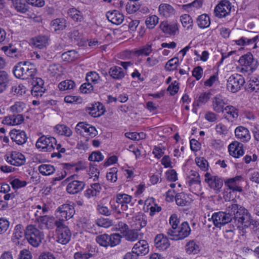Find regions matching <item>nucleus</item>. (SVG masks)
I'll use <instances>...</instances> for the list:
<instances>
[{
  "label": "nucleus",
  "instance_id": "obj_1",
  "mask_svg": "<svg viewBox=\"0 0 259 259\" xmlns=\"http://www.w3.org/2000/svg\"><path fill=\"white\" fill-rule=\"evenodd\" d=\"M240 205L229 202L226 204V211H219L213 213L211 216L212 220L214 225L216 227H219L221 225H224L231 221H234L236 226L237 227V221L236 219V216L238 211L240 210Z\"/></svg>",
  "mask_w": 259,
  "mask_h": 259
},
{
  "label": "nucleus",
  "instance_id": "obj_2",
  "mask_svg": "<svg viewBox=\"0 0 259 259\" xmlns=\"http://www.w3.org/2000/svg\"><path fill=\"white\" fill-rule=\"evenodd\" d=\"M236 216L237 222V228L243 231L244 229L249 227L253 231L259 230V223L258 221L252 219L248 210L243 206H240V210L238 211Z\"/></svg>",
  "mask_w": 259,
  "mask_h": 259
},
{
  "label": "nucleus",
  "instance_id": "obj_3",
  "mask_svg": "<svg viewBox=\"0 0 259 259\" xmlns=\"http://www.w3.org/2000/svg\"><path fill=\"white\" fill-rule=\"evenodd\" d=\"M36 71L34 64L28 62H19L13 69L15 77L22 79H28L34 77Z\"/></svg>",
  "mask_w": 259,
  "mask_h": 259
},
{
  "label": "nucleus",
  "instance_id": "obj_4",
  "mask_svg": "<svg viewBox=\"0 0 259 259\" xmlns=\"http://www.w3.org/2000/svg\"><path fill=\"white\" fill-rule=\"evenodd\" d=\"M25 238L34 247H37L44 238V234L34 225H28L25 230Z\"/></svg>",
  "mask_w": 259,
  "mask_h": 259
},
{
  "label": "nucleus",
  "instance_id": "obj_5",
  "mask_svg": "<svg viewBox=\"0 0 259 259\" xmlns=\"http://www.w3.org/2000/svg\"><path fill=\"white\" fill-rule=\"evenodd\" d=\"M191 233V229L187 222H183L176 230L172 232L167 230V235L172 240H183L187 237Z\"/></svg>",
  "mask_w": 259,
  "mask_h": 259
},
{
  "label": "nucleus",
  "instance_id": "obj_6",
  "mask_svg": "<svg viewBox=\"0 0 259 259\" xmlns=\"http://www.w3.org/2000/svg\"><path fill=\"white\" fill-rule=\"evenodd\" d=\"M245 83L244 77L240 74H234L230 76L228 80L227 88L232 93L239 91Z\"/></svg>",
  "mask_w": 259,
  "mask_h": 259
},
{
  "label": "nucleus",
  "instance_id": "obj_7",
  "mask_svg": "<svg viewBox=\"0 0 259 259\" xmlns=\"http://www.w3.org/2000/svg\"><path fill=\"white\" fill-rule=\"evenodd\" d=\"M56 144V139L53 137L42 136L37 140L36 147L43 152H51L54 150V144Z\"/></svg>",
  "mask_w": 259,
  "mask_h": 259
},
{
  "label": "nucleus",
  "instance_id": "obj_8",
  "mask_svg": "<svg viewBox=\"0 0 259 259\" xmlns=\"http://www.w3.org/2000/svg\"><path fill=\"white\" fill-rule=\"evenodd\" d=\"M232 9L231 3L227 0H222L215 7L214 14L219 18H225L230 15Z\"/></svg>",
  "mask_w": 259,
  "mask_h": 259
},
{
  "label": "nucleus",
  "instance_id": "obj_9",
  "mask_svg": "<svg viewBox=\"0 0 259 259\" xmlns=\"http://www.w3.org/2000/svg\"><path fill=\"white\" fill-rule=\"evenodd\" d=\"M57 212L58 218L62 220H68L73 217L75 209L72 205L64 204L57 209Z\"/></svg>",
  "mask_w": 259,
  "mask_h": 259
},
{
  "label": "nucleus",
  "instance_id": "obj_10",
  "mask_svg": "<svg viewBox=\"0 0 259 259\" xmlns=\"http://www.w3.org/2000/svg\"><path fill=\"white\" fill-rule=\"evenodd\" d=\"M205 182L209 187L217 192H220L223 185V181L222 178L217 176H212L210 173L205 174Z\"/></svg>",
  "mask_w": 259,
  "mask_h": 259
},
{
  "label": "nucleus",
  "instance_id": "obj_11",
  "mask_svg": "<svg viewBox=\"0 0 259 259\" xmlns=\"http://www.w3.org/2000/svg\"><path fill=\"white\" fill-rule=\"evenodd\" d=\"M6 160L11 165L18 166L24 164L25 162V157L23 154L17 152L13 151L10 156L6 155Z\"/></svg>",
  "mask_w": 259,
  "mask_h": 259
},
{
  "label": "nucleus",
  "instance_id": "obj_12",
  "mask_svg": "<svg viewBox=\"0 0 259 259\" xmlns=\"http://www.w3.org/2000/svg\"><path fill=\"white\" fill-rule=\"evenodd\" d=\"M83 181L74 180L69 182L66 187L67 192L71 194H77L81 191L85 187Z\"/></svg>",
  "mask_w": 259,
  "mask_h": 259
},
{
  "label": "nucleus",
  "instance_id": "obj_13",
  "mask_svg": "<svg viewBox=\"0 0 259 259\" xmlns=\"http://www.w3.org/2000/svg\"><path fill=\"white\" fill-rule=\"evenodd\" d=\"M10 134L11 139L18 145H23L27 141V137L23 131L13 129Z\"/></svg>",
  "mask_w": 259,
  "mask_h": 259
},
{
  "label": "nucleus",
  "instance_id": "obj_14",
  "mask_svg": "<svg viewBox=\"0 0 259 259\" xmlns=\"http://www.w3.org/2000/svg\"><path fill=\"white\" fill-rule=\"evenodd\" d=\"M243 144L238 141H234L231 143L228 149L230 154L236 158H238L244 154Z\"/></svg>",
  "mask_w": 259,
  "mask_h": 259
},
{
  "label": "nucleus",
  "instance_id": "obj_15",
  "mask_svg": "<svg viewBox=\"0 0 259 259\" xmlns=\"http://www.w3.org/2000/svg\"><path fill=\"white\" fill-rule=\"evenodd\" d=\"M155 245L160 250H165L170 246V243L167 237L163 234L156 236L154 239Z\"/></svg>",
  "mask_w": 259,
  "mask_h": 259
},
{
  "label": "nucleus",
  "instance_id": "obj_16",
  "mask_svg": "<svg viewBox=\"0 0 259 259\" xmlns=\"http://www.w3.org/2000/svg\"><path fill=\"white\" fill-rule=\"evenodd\" d=\"M56 232L57 241L59 243L66 244L70 240L71 233L68 227L60 229Z\"/></svg>",
  "mask_w": 259,
  "mask_h": 259
},
{
  "label": "nucleus",
  "instance_id": "obj_17",
  "mask_svg": "<svg viewBox=\"0 0 259 259\" xmlns=\"http://www.w3.org/2000/svg\"><path fill=\"white\" fill-rule=\"evenodd\" d=\"M75 130L77 132L80 131L79 132L80 134L81 132V130H83L87 133V135L90 136L91 138L95 137L97 135V131L94 126L83 122L77 123L75 127Z\"/></svg>",
  "mask_w": 259,
  "mask_h": 259
},
{
  "label": "nucleus",
  "instance_id": "obj_18",
  "mask_svg": "<svg viewBox=\"0 0 259 259\" xmlns=\"http://www.w3.org/2000/svg\"><path fill=\"white\" fill-rule=\"evenodd\" d=\"M192 176H193L194 178H190L189 181V184L191 187L190 189L192 192L194 193H199L201 190V180L199 175L196 172H194Z\"/></svg>",
  "mask_w": 259,
  "mask_h": 259
},
{
  "label": "nucleus",
  "instance_id": "obj_19",
  "mask_svg": "<svg viewBox=\"0 0 259 259\" xmlns=\"http://www.w3.org/2000/svg\"><path fill=\"white\" fill-rule=\"evenodd\" d=\"M224 117L229 121L233 122L238 117V110L232 105H228L225 107Z\"/></svg>",
  "mask_w": 259,
  "mask_h": 259
},
{
  "label": "nucleus",
  "instance_id": "obj_20",
  "mask_svg": "<svg viewBox=\"0 0 259 259\" xmlns=\"http://www.w3.org/2000/svg\"><path fill=\"white\" fill-rule=\"evenodd\" d=\"M236 137L242 142H247L250 139L249 130L244 126H238L235 130Z\"/></svg>",
  "mask_w": 259,
  "mask_h": 259
},
{
  "label": "nucleus",
  "instance_id": "obj_21",
  "mask_svg": "<svg viewBox=\"0 0 259 259\" xmlns=\"http://www.w3.org/2000/svg\"><path fill=\"white\" fill-rule=\"evenodd\" d=\"M159 27L164 33L169 35H175L179 30L177 23H168L166 21L162 22Z\"/></svg>",
  "mask_w": 259,
  "mask_h": 259
},
{
  "label": "nucleus",
  "instance_id": "obj_22",
  "mask_svg": "<svg viewBox=\"0 0 259 259\" xmlns=\"http://www.w3.org/2000/svg\"><path fill=\"white\" fill-rule=\"evenodd\" d=\"M106 17L110 22L115 25L120 24L124 20L123 15L116 10L108 12Z\"/></svg>",
  "mask_w": 259,
  "mask_h": 259
},
{
  "label": "nucleus",
  "instance_id": "obj_23",
  "mask_svg": "<svg viewBox=\"0 0 259 259\" xmlns=\"http://www.w3.org/2000/svg\"><path fill=\"white\" fill-rule=\"evenodd\" d=\"M134 250L138 255H145L149 252V246L147 242L145 240H141L136 243L134 247Z\"/></svg>",
  "mask_w": 259,
  "mask_h": 259
},
{
  "label": "nucleus",
  "instance_id": "obj_24",
  "mask_svg": "<svg viewBox=\"0 0 259 259\" xmlns=\"http://www.w3.org/2000/svg\"><path fill=\"white\" fill-rule=\"evenodd\" d=\"M24 236L25 237V230H24L23 226L20 224L16 225L13 231L12 237V241L19 244L20 240Z\"/></svg>",
  "mask_w": 259,
  "mask_h": 259
},
{
  "label": "nucleus",
  "instance_id": "obj_25",
  "mask_svg": "<svg viewBox=\"0 0 259 259\" xmlns=\"http://www.w3.org/2000/svg\"><path fill=\"white\" fill-rule=\"evenodd\" d=\"M86 111L92 116L97 117L103 115L105 110L103 105L99 103L98 105H92V107L87 108Z\"/></svg>",
  "mask_w": 259,
  "mask_h": 259
},
{
  "label": "nucleus",
  "instance_id": "obj_26",
  "mask_svg": "<svg viewBox=\"0 0 259 259\" xmlns=\"http://www.w3.org/2000/svg\"><path fill=\"white\" fill-rule=\"evenodd\" d=\"M212 105L213 110L217 113L224 112L226 103L221 96H217L212 99Z\"/></svg>",
  "mask_w": 259,
  "mask_h": 259
},
{
  "label": "nucleus",
  "instance_id": "obj_27",
  "mask_svg": "<svg viewBox=\"0 0 259 259\" xmlns=\"http://www.w3.org/2000/svg\"><path fill=\"white\" fill-rule=\"evenodd\" d=\"M175 201L178 205L185 206L190 205L191 199L189 197V195L182 192L176 194Z\"/></svg>",
  "mask_w": 259,
  "mask_h": 259
},
{
  "label": "nucleus",
  "instance_id": "obj_28",
  "mask_svg": "<svg viewBox=\"0 0 259 259\" xmlns=\"http://www.w3.org/2000/svg\"><path fill=\"white\" fill-rule=\"evenodd\" d=\"M49 37L46 35H38L31 39V44L38 49H42L48 44Z\"/></svg>",
  "mask_w": 259,
  "mask_h": 259
},
{
  "label": "nucleus",
  "instance_id": "obj_29",
  "mask_svg": "<svg viewBox=\"0 0 259 259\" xmlns=\"http://www.w3.org/2000/svg\"><path fill=\"white\" fill-rule=\"evenodd\" d=\"M160 14L165 17H169L175 13V10L169 4H161L158 8Z\"/></svg>",
  "mask_w": 259,
  "mask_h": 259
},
{
  "label": "nucleus",
  "instance_id": "obj_30",
  "mask_svg": "<svg viewBox=\"0 0 259 259\" xmlns=\"http://www.w3.org/2000/svg\"><path fill=\"white\" fill-rule=\"evenodd\" d=\"M133 221L135 222V229L137 230H140L147 225L146 217L143 213H139L133 218Z\"/></svg>",
  "mask_w": 259,
  "mask_h": 259
},
{
  "label": "nucleus",
  "instance_id": "obj_31",
  "mask_svg": "<svg viewBox=\"0 0 259 259\" xmlns=\"http://www.w3.org/2000/svg\"><path fill=\"white\" fill-rule=\"evenodd\" d=\"M10 82V77L5 71H0V93H3L7 89Z\"/></svg>",
  "mask_w": 259,
  "mask_h": 259
},
{
  "label": "nucleus",
  "instance_id": "obj_32",
  "mask_svg": "<svg viewBox=\"0 0 259 259\" xmlns=\"http://www.w3.org/2000/svg\"><path fill=\"white\" fill-rule=\"evenodd\" d=\"M241 178V176H237L235 178L228 179L225 181V185L233 191L241 192L242 191V188L237 185L236 181H239Z\"/></svg>",
  "mask_w": 259,
  "mask_h": 259
},
{
  "label": "nucleus",
  "instance_id": "obj_33",
  "mask_svg": "<svg viewBox=\"0 0 259 259\" xmlns=\"http://www.w3.org/2000/svg\"><path fill=\"white\" fill-rule=\"evenodd\" d=\"M63 68L59 64H52L48 68V73L52 77H60L63 74Z\"/></svg>",
  "mask_w": 259,
  "mask_h": 259
},
{
  "label": "nucleus",
  "instance_id": "obj_34",
  "mask_svg": "<svg viewBox=\"0 0 259 259\" xmlns=\"http://www.w3.org/2000/svg\"><path fill=\"white\" fill-rule=\"evenodd\" d=\"M109 74L111 77L115 79H121L124 76L123 69L118 66H113L110 68Z\"/></svg>",
  "mask_w": 259,
  "mask_h": 259
},
{
  "label": "nucleus",
  "instance_id": "obj_35",
  "mask_svg": "<svg viewBox=\"0 0 259 259\" xmlns=\"http://www.w3.org/2000/svg\"><path fill=\"white\" fill-rule=\"evenodd\" d=\"M38 221L45 225L48 229H52L55 227V219L54 218L49 217L47 215L38 216L37 219Z\"/></svg>",
  "mask_w": 259,
  "mask_h": 259
},
{
  "label": "nucleus",
  "instance_id": "obj_36",
  "mask_svg": "<svg viewBox=\"0 0 259 259\" xmlns=\"http://www.w3.org/2000/svg\"><path fill=\"white\" fill-rule=\"evenodd\" d=\"M39 172L44 176H49L56 170L53 165L49 164H42L38 167Z\"/></svg>",
  "mask_w": 259,
  "mask_h": 259
},
{
  "label": "nucleus",
  "instance_id": "obj_37",
  "mask_svg": "<svg viewBox=\"0 0 259 259\" xmlns=\"http://www.w3.org/2000/svg\"><path fill=\"white\" fill-rule=\"evenodd\" d=\"M54 129L55 131L60 135L70 137L72 134L71 129L64 124H58L55 126Z\"/></svg>",
  "mask_w": 259,
  "mask_h": 259
},
{
  "label": "nucleus",
  "instance_id": "obj_38",
  "mask_svg": "<svg viewBox=\"0 0 259 259\" xmlns=\"http://www.w3.org/2000/svg\"><path fill=\"white\" fill-rule=\"evenodd\" d=\"M198 26L201 28H205L209 26L210 21L209 16L206 14H202L197 19Z\"/></svg>",
  "mask_w": 259,
  "mask_h": 259
},
{
  "label": "nucleus",
  "instance_id": "obj_39",
  "mask_svg": "<svg viewBox=\"0 0 259 259\" xmlns=\"http://www.w3.org/2000/svg\"><path fill=\"white\" fill-rule=\"evenodd\" d=\"M254 61L253 56L251 53H248L241 56L239 60L242 66L245 67L251 66Z\"/></svg>",
  "mask_w": 259,
  "mask_h": 259
},
{
  "label": "nucleus",
  "instance_id": "obj_40",
  "mask_svg": "<svg viewBox=\"0 0 259 259\" xmlns=\"http://www.w3.org/2000/svg\"><path fill=\"white\" fill-rule=\"evenodd\" d=\"M2 50L5 53V54L10 57H18L19 53L18 50L13 47L12 45L9 46H4L2 48Z\"/></svg>",
  "mask_w": 259,
  "mask_h": 259
},
{
  "label": "nucleus",
  "instance_id": "obj_41",
  "mask_svg": "<svg viewBox=\"0 0 259 259\" xmlns=\"http://www.w3.org/2000/svg\"><path fill=\"white\" fill-rule=\"evenodd\" d=\"M159 18L155 15L148 16L145 20V25L149 29H153L158 24Z\"/></svg>",
  "mask_w": 259,
  "mask_h": 259
},
{
  "label": "nucleus",
  "instance_id": "obj_42",
  "mask_svg": "<svg viewBox=\"0 0 259 259\" xmlns=\"http://www.w3.org/2000/svg\"><path fill=\"white\" fill-rule=\"evenodd\" d=\"M211 94L210 93H202L198 97V99L195 101L193 104L194 106H199L202 104H204L209 100L210 98Z\"/></svg>",
  "mask_w": 259,
  "mask_h": 259
},
{
  "label": "nucleus",
  "instance_id": "obj_43",
  "mask_svg": "<svg viewBox=\"0 0 259 259\" xmlns=\"http://www.w3.org/2000/svg\"><path fill=\"white\" fill-rule=\"evenodd\" d=\"M185 249L189 254H196L199 251V246L194 241L191 240L186 244Z\"/></svg>",
  "mask_w": 259,
  "mask_h": 259
},
{
  "label": "nucleus",
  "instance_id": "obj_44",
  "mask_svg": "<svg viewBox=\"0 0 259 259\" xmlns=\"http://www.w3.org/2000/svg\"><path fill=\"white\" fill-rule=\"evenodd\" d=\"M75 86V82L73 80L69 79L62 81L58 84V88L61 91L73 90Z\"/></svg>",
  "mask_w": 259,
  "mask_h": 259
},
{
  "label": "nucleus",
  "instance_id": "obj_45",
  "mask_svg": "<svg viewBox=\"0 0 259 259\" xmlns=\"http://www.w3.org/2000/svg\"><path fill=\"white\" fill-rule=\"evenodd\" d=\"M61 57L64 61L71 62L77 58V54L75 51L70 50L63 53Z\"/></svg>",
  "mask_w": 259,
  "mask_h": 259
},
{
  "label": "nucleus",
  "instance_id": "obj_46",
  "mask_svg": "<svg viewBox=\"0 0 259 259\" xmlns=\"http://www.w3.org/2000/svg\"><path fill=\"white\" fill-rule=\"evenodd\" d=\"M180 20L183 26L186 29H192L193 26V20L189 15L184 14L181 16Z\"/></svg>",
  "mask_w": 259,
  "mask_h": 259
},
{
  "label": "nucleus",
  "instance_id": "obj_47",
  "mask_svg": "<svg viewBox=\"0 0 259 259\" xmlns=\"http://www.w3.org/2000/svg\"><path fill=\"white\" fill-rule=\"evenodd\" d=\"M65 22L64 19H56L51 22V26L55 31L63 30L66 26Z\"/></svg>",
  "mask_w": 259,
  "mask_h": 259
},
{
  "label": "nucleus",
  "instance_id": "obj_48",
  "mask_svg": "<svg viewBox=\"0 0 259 259\" xmlns=\"http://www.w3.org/2000/svg\"><path fill=\"white\" fill-rule=\"evenodd\" d=\"M132 197L126 194H118L116 196V203L118 205L121 204H128L132 201Z\"/></svg>",
  "mask_w": 259,
  "mask_h": 259
},
{
  "label": "nucleus",
  "instance_id": "obj_49",
  "mask_svg": "<svg viewBox=\"0 0 259 259\" xmlns=\"http://www.w3.org/2000/svg\"><path fill=\"white\" fill-rule=\"evenodd\" d=\"M68 14L69 16L76 22H80L82 19V15L81 12L75 8L69 9Z\"/></svg>",
  "mask_w": 259,
  "mask_h": 259
},
{
  "label": "nucleus",
  "instance_id": "obj_50",
  "mask_svg": "<svg viewBox=\"0 0 259 259\" xmlns=\"http://www.w3.org/2000/svg\"><path fill=\"white\" fill-rule=\"evenodd\" d=\"M109 246L114 247L119 244L121 241V236L118 233L108 235Z\"/></svg>",
  "mask_w": 259,
  "mask_h": 259
},
{
  "label": "nucleus",
  "instance_id": "obj_51",
  "mask_svg": "<svg viewBox=\"0 0 259 259\" xmlns=\"http://www.w3.org/2000/svg\"><path fill=\"white\" fill-rule=\"evenodd\" d=\"M100 76L95 71H91L87 74L85 79L87 82L97 84L100 80Z\"/></svg>",
  "mask_w": 259,
  "mask_h": 259
},
{
  "label": "nucleus",
  "instance_id": "obj_52",
  "mask_svg": "<svg viewBox=\"0 0 259 259\" xmlns=\"http://www.w3.org/2000/svg\"><path fill=\"white\" fill-rule=\"evenodd\" d=\"M257 38V35H256L252 38H246L242 37L238 40H234V41L237 45L244 46L254 43Z\"/></svg>",
  "mask_w": 259,
  "mask_h": 259
},
{
  "label": "nucleus",
  "instance_id": "obj_53",
  "mask_svg": "<svg viewBox=\"0 0 259 259\" xmlns=\"http://www.w3.org/2000/svg\"><path fill=\"white\" fill-rule=\"evenodd\" d=\"M25 108V104L22 102H17L10 107L11 111L14 114H19L23 112Z\"/></svg>",
  "mask_w": 259,
  "mask_h": 259
},
{
  "label": "nucleus",
  "instance_id": "obj_54",
  "mask_svg": "<svg viewBox=\"0 0 259 259\" xmlns=\"http://www.w3.org/2000/svg\"><path fill=\"white\" fill-rule=\"evenodd\" d=\"M179 65V59L175 57L167 62L165 68L167 71H173L175 70Z\"/></svg>",
  "mask_w": 259,
  "mask_h": 259
},
{
  "label": "nucleus",
  "instance_id": "obj_55",
  "mask_svg": "<svg viewBox=\"0 0 259 259\" xmlns=\"http://www.w3.org/2000/svg\"><path fill=\"white\" fill-rule=\"evenodd\" d=\"M25 92L26 88L21 84L13 86L11 90V93L14 95L22 96Z\"/></svg>",
  "mask_w": 259,
  "mask_h": 259
},
{
  "label": "nucleus",
  "instance_id": "obj_56",
  "mask_svg": "<svg viewBox=\"0 0 259 259\" xmlns=\"http://www.w3.org/2000/svg\"><path fill=\"white\" fill-rule=\"evenodd\" d=\"M152 52L151 45H146L136 51L138 56L145 55L148 56Z\"/></svg>",
  "mask_w": 259,
  "mask_h": 259
},
{
  "label": "nucleus",
  "instance_id": "obj_57",
  "mask_svg": "<svg viewBox=\"0 0 259 259\" xmlns=\"http://www.w3.org/2000/svg\"><path fill=\"white\" fill-rule=\"evenodd\" d=\"M108 235L104 234L96 237V241L100 245L104 247L109 246Z\"/></svg>",
  "mask_w": 259,
  "mask_h": 259
},
{
  "label": "nucleus",
  "instance_id": "obj_58",
  "mask_svg": "<svg viewBox=\"0 0 259 259\" xmlns=\"http://www.w3.org/2000/svg\"><path fill=\"white\" fill-rule=\"evenodd\" d=\"M137 231L136 229L128 230L124 235L125 239L130 241H135L137 240L138 238Z\"/></svg>",
  "mask_w": 259,
  "mask_h": 259
},
{
  "label": "nucleus",
  "instance_id": "obj_59",
  "mask_svg": "<svg viewBox=\"0 0 259 259\" xmlns=\"http://www.w3.org/2000/svg\"><path fill=\"white\" fill-rule=\"evenodd\" d=\"M169 223L171 227L169 228L167 230H171L172 232H174L179 227L178 225L180 223L179 219L178 218V216L176 214L174 213L171 215L169 220Z\"/></svg>",
  "mask_w": 259,
  "mask_h": 259
},
{
  "label": "nucleus",
  "instance_id": "obj_60",
  "mask_svg": "<svg viewBox=\"0 0 259 259\" xmlns=\"http://www.w3.org/2000/svg\"><path fill=\"white\" fill-rule=\"evenodd\" d=\"M259 90V80L255 77L250 79L248 85V91L256 92Z\"/></svg>",
  "mask_w": 259,
  "mask_h": 259
},
{
  "label": "nucleus",
  "instance_id": "obj_61",
  "mask_svg": "<svg viewBox=\"0 0 259 259\" xmlns=\"http://www.w3.org/2000/svg\"><path fill=\"white\" fill-rule=\"evenodd\" d=\"M10 184L13 189H17L24 187L26 185L27 182L25 181H22L18 178H15L11 180Z\"/></svg>",
  "mask_w": 259,
  "mask_h": 259
},
{
  "label": "nucleus",
  "instance_id": "obj_62",
  "mask_svg": "<svg viewBox=\"0 0 259 259\" xmlns=\"http://www.w3.org/2000/svg\"><path fill=\"white\" fill-rule=\"evenodd\" d=\"M96 224L99 227L107 228L112 225V221L109 219L101 218L96 221Z\"/></svg>",
  "mask_w": 259,
  "mask_h": 259
},
{
  "label": "nucleus",
  "instance_id": "obj_63",
  "mask_svg": "<svg viewBox=\"0 0 259 259\" xmlns=\"http://www.w3.org/2000/svg\"><path fill=\"white\" fill-rule=\"evenodd\" d=\"M97 210L99 212L103 215L109 216L111 214V210L102 201H100L97 205Z\"/></svg>",
  "mask_w": 259,
  "mask_h": 259
},
{
  "label": "nucleus",
  "instance_id": "obj_64",
  "mask_svg": "<svg viewBox=\"0 0 259 259\" xmlns=\"http://www.w3.org/2000/svg\"><path fill=\"white\" fill-rule=\"evenodd\" d=\"M104 156L100 151L93 152L89 156L88 159L91 161H97L99 162L103 160Z\"/></svg>",
  "mask_w": 259,
  "mask_h": 259
}]
</instances>
